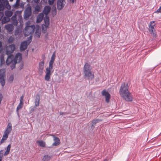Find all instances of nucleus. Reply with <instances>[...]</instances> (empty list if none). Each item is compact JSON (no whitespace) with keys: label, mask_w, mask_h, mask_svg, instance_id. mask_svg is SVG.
<instances>
[{"label":"nucleus","mask_w":161,"mask_h":161,"mask_svg":"<svg viewBox=\"0 0 161 161\" xmlns=\"http://www.w3.org/2000/svg\"><path fill=\"white\" fill-rule=\"evenodd\" d=\"M16 14H15L11 18V21L13 25L15 26H17L18 24V22L16 19Z\"/></svg>","instance_id":"2eb2a0df"},{"label":"nucleus","mask_w":161,"mask_h":161,"mask_svg":"<svg viewBox=\"0 0 161 161\" xmlns=\"http://www.w3.org/2000/svg\"><path fill=\"white\" fill-rule=\"evenodd\" d=\"M14 79V77L13 75L11 76L9 78V80L11 82H12Z\"/></svg>","instance_id":"79ce46f5"},{"label":"nucleus","mask_w":161,"mask_h":161,"mask_svg":"<svg viewBox=\"0 0 161 161\" xmlns=\"http://www.w3.org/2000/svg\"><path fill=\"white\" fill-rule=\"evenodd\" d=\"M83 72L84 77L89 80H92L94 78V75L93 72L91 71L90 65L87 63H86L83 68Z\"/></svg>","instance_id":"f03ea898"},{"label":"nucleus","mask_w":161,"mask_h":161,"mask_svg":"<svg viewBox=\"0 0 161 161\" xmlns=\"http://www.w3.org/2000/svg\"><path fill=\"white\" fill-rule=\"evenodd\" d=\"M35 26L34 25H32L30 26L27 25L25 28L24 31V35L25 36H28L30 35V36L34 33Z\"/></svg>","instance_id":"20e7f679"},{"label":"nucleus","mask_w":161,"mask_h":161,"mask_svg":"<svg viewBox=\"0 0 161 161\" xmlns=\"http://www.w3.org/2000/svg\"><path fill=\"white\" fill-rule=\"evenodd\" d=\"M22 59V55L20 53H18L16 54L14 58V61L15 64L20 62Z\"/></svg>","instance_id":"1a4fd4ad"},{"label":"nucleus","mask_w":161,"mask_h":161,"mask_svg":"<svg viewBox=\"0 0 161 161\" xmlns=\"http://www.w3.org/2000/svg\"><path fill=\"white\" fill-rule=\"evenodd\" d=\"M6 29L9 32H12L14 29V27L12 24H8L5 26Z\"/></svg>","instance_id":"dca6fc26"},{"label":"nucleus","mask_w":161,"mask_h":161,"mask_svg":"<svg viewBox=\"0 0 161 161\" xmlns=\"http://www.w3.org/2000/svg\"><path fill=\"white\" fill-rule=\"evenodd\" d=\"M36 99L35 100V106L36 107L38 106L39 105L40 97L39 95L37 94L36 96Z\"/></svg>","instance_id":"412c9836"},{"label":"nucleus","mask_w":161,"mask_h":161,"mask_svg":"<svg viewBox=\"0 0 161 161\" xmlns=\"http://www.w3.org/2000/svg\"><path fill=\"white\" fill-rule=\"evenodd\" d=\"M4 6V8L5 7L8 9H10L11 7L9 5L8 1L7 0H6L4 2H2L0 1Z\"/></svg>","instance_id":"f3484780"},{"label":"nucleus","mask_w":161,"mask_h":161,"mask_svg":"<svg viewBox=\"0 0 161 161\" xmlns=\"http://www.w3.org/2000/svg\"><path fill=\"white\" fill-rule=\"evenodd\" d=\"M31 8L30 7H28L25 11L24 18L25 19H27L31 15Z\"/></svg>","instance_id":"423d86ee"},{"label":"nucleus","mask_w":161,"mask_h":161,"mask_svg":"<svg viewBox=\"0 0 161 161\" xmlns=\"http://www.w3.org/2000/svg\"><path fill=\"white\" fill-rule=\"evenodd\" d=\"M8 135L4 133V134L3 135L2 138L0 141V145L3 143L5 141L7 140L8 137Z\"/></svg>","instance_id":"393cba45"},{"label":"nucleus","mask_w":161,"mask_h":161,"mask_svg":"<svg viewBox=\"0 0 161 161\" xmlns=\"http://www.w3.org/2000/svg\"><path fill=\"white\" fill-rule=\"evenodd\" d=\"M2 157H3V155H0V161H2Z\"/></svg>","instance_id":"de8ad7c7"},{"label":"nucleus","mask_w":161,"mask_h":161,"mask_svg":"<svg viewBox=\"0 0 161 161\" xmlns=\"http://www.w3.org/2000/svg\"><path fill=\"white\" fill-rule=\"evenodd\" d=\"M40 36V33H38V34H37V37H39Z\"/></svg>","instance_id":"5fc2aeb1"},{"label":"nucleus","mask_w":161,"mask_h":161,"mask_svg":"<svg viewBox=\"0 0 161 161\" xmlns=\"http://www.w3.org/2000/svg\"><path fill=\"white\" fill-rule=\"evenodd\" d=\"M2 51V49L0 50V53H1V52Z\"/></svg>","instance_id":"bf43d9fd"},{"label":"nucleus","mask_w":161,"mask_h":161,"mask_svg":"<svg viewBox=\"0 0 161 161\" xmlns=\"http://www.w3.org/2000/svg\"><path fill=\"white\" fill-rule=\"evenodd\" d=\"M23 64H22V65H21L20 67V69H23Z\"/></svg>","instance_id":"09e8293b"},{"label":"nucleus","mask_w":161,"mask_h":161,"mask_svg":"<svg viewBox=\"0 0 161 161\" xmlns=\"http://www.w3.org/2000/svg\"><path fill=\"white\" fill-rule=\"evenodd\" d=\"M2 47V43L0 41V48Z\"/></svg>","instance_id":"8fccbe9b"},{"label":"nucleus","mask_w":161,"mask_h":161,"mask_svg":"<svg viewBox=\"0 0 161 161\" xmlns=\"http://www.w3.org/2000/svg\"><path fill=\"white\" fill-rule=\"evenodd\" d=\"M49 136H52L53 138V141L54 142L53 144L52 145L53 146H57L60 143V141L58 137L55 136L54 135L52 134H49Z\"/></svg>","instance_id":"f8f14e48"},{"label":"nucleus","mask_w":161,"mask_h":161,"mask_svg":"<svg viewBox=\"0 0 161 161\" xmlns=\"http://www.w3.org/2000/svg\"><path fill=\"white\" fill-rule=\"evenodd\" d=\"M4 60L3 58H1V65L3 63H4Z\"/></svg>","instance_id":"a18cd8bd"},{"label":"nucleus","mask_w":161,"mask_h":161,"mask_svg":"<svg viewBox=\"0 0 161 161\" xmlns=\"http://www.w3.org/2000/svg\"><path fill=\"white\" fill-rule=\"evenodd\" d=\"M70 0L72 1V2L73 3L74 2H75L76 1V0Z\"/></svg>","instance_id":"864d4df0"},{"label":"nucleus","mask_w":161,"mask_h":161,"mask_svg":"<svg viewBox=\"0 0 161 161\" xmlns=\"http://www.w3.org/2000/svg\"><path fill=\"white\" fill-rule=\"evenodd\" d=\"M12 130V124L11 123H9L8 124L6 129L5 130L4 133L8 135L9 133Z\"/></svg>","instance_id":"4468645a"},{"label":"nucleus","mask_w":161,"mask_h":161,"mask_svg":"<svg viewBox=\"0 0 161 161\" xmlns=\"http://www.w3.org/2000/svg\"><path fill=\"white\" fill-rule=\"evenodd\" d=\"M52 156L48 155H44L42 159V161H49L51 159Z\"/></svg>","instance_id":"cd10ccee"},{"label":"nucleus","mask_w":161,"mask_h":161,"mask_svg":"<svg viewBox=\"0 0 161 161\" xmlns=\"http://www.w3.org/2000/svg\"><path fill=\"white\" fill-rule=\"evenodd\" d=\"M44 14L43 13H41L40 14L37 16L36 21V22L40 23L41 22L42 20Z\"/></svg>","instance_id":"aec40b11"},{"label":"nucleus","mask_w":161,"mask_h":161,"mask_svg":"<svg viewBox=\"0 0 161 161\" xmlns=\"http://www.w3.org/2000/svg\"><path fill=\"white\" fill-rule=\"evenodd\" d=\"M156 25V23L154 21H151L149 25V30L151 32V34L153 33L155 31L154 26Z\"/></svg>","instance_id":"ddd939ff"},{"label":"nucleus","mask_w":161,"mask_h":161,"mask_svg":"<svg viewBox=\"0 0 161 161\" xmlns=\"http://www.w3.org/2000/svg\"><path fill=\"white\" fill-rule=\"evenodd\" d=\"M104 161H107V160L106 159H105Z\"/></svg>","instance_id":"052dcab7"},{"label":"nucleus","mask_w":161,"mask_h":161,"mask_svg":"<svg viewBox=\"0 0 161 161\" xmlns=\"http://www.w3.org/2000/svg\"><path fill=\"white\" fill-rule=\"evenodd\" d=\"M155 13L157 14L159 13H161V6H160L159 8L155 12Z\"/></svg>","instance_id":"4c0bfd02"},{"label":"nucleus","mask_w":161,"mask_h":161,"mask_svg":"<svg viewBox=\"0 0 161 161\" xmlns=\"http://www.w3.org/2000/svg\"><path fill=\"white\" fill-rule=\"evenodd\" d=\"M3 95L2 94H0V104L1 103V101L3 99Z\"/></svg>","instance_id":"c03bdc74"},{"label":"nucleus","mask_w":161,"mask_h":161,"mask_svg":"<svg viewBox=\"0 0 161 161\" xmlns=\"http://www.w3.org/2000/svg\"><path fill=\"white\" fill-rule=\"evenodd\" d=\"M19 33V30H16L15 31L14 34L15 35H18Z\"/></svg>","instance_id":"a19ab883"},{"label":"nucleus","mask_w":161,"mask_h":161,"mask_svg":"<svg viewBox=\"0 0 161 161\" xmlns=\"http://www.w3.org/2000/svg\"><path fill=\"white\" fill-rule=\"evenodd\" d=\"M10 2H12L13 0H9Z\"/></svg>","instance_id":"13d9d810"},{"label":"nucleus","mask_w":161,"mask_h":161,"mask_svg":"<svg viewBox=\"0 0 161 161\" xmlns=\"http://www.w3.org/2000/svg\"><path fill=\"white\" fill-rule=\"evenodd\" d=\"M32 36L28 37L27 41H24L21 42L20 47V50L21 51H24L27 48V46L31 42Z\"/></svg>","instance_id":"39448f33"},{"label":"nucleus","mask_w":161,"mask_h":161,"mask_svg":"<svg viewBox=\"0 0 161 161\" xmlns=\"http://www.w3.org/2000/svg\"><path fill=\"white\" fill-rule=\"evenodd\" d=\"M41 9V8L40 6L38 5H36L35 8V10L36 11L39 12L40 11Z\"/></svg>","instance_id":"72a5a7b5"},{"label":"nucleus","mask_w":161,"mask_h":161,"mask_svg":"<svg viewBox=\"0 0 161 161\" xmlns=\"http://www.w3.org/2000/svg\"><path fill=\"white\" fill-rule=\"evenodd\" d=\"M55 52H54L51 57V60H50V62H54L55 59Z\"/></svg>","instance_id":"2f4dec72"},{"label":"nucleus","mask_w":161,"mask_h":161,"mask_svg":"<svg viewBox=\"0 0 161 161\" xmlns=\"http://www.w3.org/2000/svg\"><path fill=\"white\" fill-rule=\"evenodd\" d=\"M44 26L47 28H49V18L46 16L44 18Z\"/></svg>","instance_id":"6ab92c4d"},{"label":"nucleus","mask_w":161,"mask_h":161,"mask_svg":"<svg viewBox=\"0 0 161 161\" xmlns=\"http://www.w3.org/2000/svg\"><path fill=\"white\" fill-rule=\"evenodd\" d=\"M102 94L105 97V101L107 103H109L110 99V94L105 90H103L102 92Z\"/></svg>","instance_id":"9d476101"},{"label":"nucleus","mask_w":161,"mask_h":161,"mask_svg":"<svg viewBox=\"0 0 161 161\" xmlns=\"http://www.w3.org/2000/svg\"><path fill=\"white\" fill-rule=\"evenodd\" d=\"M15 64H15V63H14V64H13V65L11 66V68L12 69H13L15 68Z\"/></svg>","instance_id":"49530a36"},{"label":"nucleus","mask_w":161,"mask_h":161,"mask_svg":"<svg viewBox=\"0 0 161 161\" xmlns=\"http://www.w3.org/2000/svg\"><path fill=\"white\" fill-rule=\"evenodd\" d=\"M65 4V0H58L57 4V8L58 10L62 9Z\"/></svg>","instance_id":"6e6552de"},{"label":"nucleus","mask_w":161,"mask_h":161,"mask_svg":"<svg viewBox=\"0 0 161 161\" xmlns=\"http://www.w3.org/2000/svg\"><path fill=\"white\" fill-rule=\"evenodd\" d=\"M5 15L9 17V18L12 16L13 14V12L10 10H6L5 12Z\"/></svg>","instance_id":"a878e982"},{"label":"nucleus","mask_w":161,"mask_h":161,"mask_svg":"<svg viewBox=\"0 0 161 161\" xmlns=\"http://www.w3.org/2000/svg\"><path fill=\"white\" fill-rule=\"evenodd\" d=\"M4 9V6L2 3L0 2V11H3Z\"/></svg>","instance_id":"c9c22d12"},{"label":"nucleus","mask_w":161,"mask_h":161,"mask_svg":"<svg viewBox=\"0 0 161 161\" xmlns=\"http://www.w3.org/2000/svg\"><path fill=\"white\" fill-rule=\"evenodd\" d=\"M6 0H0V1H1L2 2H4V1H6Z\"/></svg>","instance_id":"6e6d98bb"},{"label":"nucleus","mask_w":161,"mask_h":161,"mask_svg":"<svg viewBox=\"0 0 161 161\" xmlns=\"http://www.w3.org/2000/svg\"><path fill=\"white\" fill-rule=\"evenodd\" d=\"M59 114H60V115H63V114H64V112H60L59 113Z\"/></svg>","instance_id":"3c124183"},{"label":"nucleus","mask_w":161,"mask_h":161,"mask_svg":"<svg viewBox=\"0 0 161 161\" xmlns=\"http://www.w3.org/2000/svg\"><path fill=\"white\" fill-rule=\"evenodd\" d=\"M129 86L128 83H123L120 86L119 93L121 97L127 102H131L133 97L129 91Z\"/></svg>","instance_id":"f257e3e1"},{"label":"nucleus","mask_w":161,"mask_h":161,"mask_svg":"<svg viewBox=\"0 0 161 161\" xmlns=\"http://www.w3.org/2000/svg\"><path fill=\"white\" fill-rule=\"evenodd\" d=\"M14 38L11 36L9 38V39L8 40V42L9 43H11L14 42Z\"/></svg>","instance_id":"f704fd0d"},{"label":"nucleus","mask_w":161,"mask_h":161,"mask_svg":"<svg viewBox=\"0 0 161 161\" xmlns=\"http://www.w3.org/2000/svg\"><path fill=\"white\" fill-rule=\"evenodd\" d=\"M4 16V14L3 12H0V21L1 20L2 17Z\"/></svg>","instance_id":"58836bf2"},{"label":"nucleus","mask_w":161,"mask_h":161,"mask_svg":"<svg viewBox=\"0 0 161 161\" xmlns=\"http://www.w3.org/2000/svg\"><path fill=\"white\" fill-rule=\"evenodd\" d=\"M4 72L3 69L0 70V80L2 86H3L5 85V81L4 79Z\"/></svg>","instance_id":"9b49d317"},{"label":"nucleus","mask_w":161,"mask_h":161,"mask_svg":"<svg viewBox=\"0 0 161 161\" xmlns=\"http://www.w3.org/2000/svg\"><path fill=\"white\" fill-rule=\"evenodd\" d=\"M55 0H48V3L49 5H52L54 1Z\"/></svg>","instance_id":"e433bc0d"},{"label":"nucleus","mask_w":161,"mask_h":161,"mask_svg":"<svg viewBox=\"0 0 161 161\" xmlns=\"http://www.w3.org/2000/svg\"><path fill=\"white\" fill-rule=\"evenodd\" d=\"M53 63L54 62L49 61V67L46 69V75L44 78L45 80L47 81L50 80V76L53 72V70H52Z\"/></svg>","instance_id":"7ed1b4c3"},{"label":"nucleus","mask_w":161,"mask_h":161,"mask_svg":"<svg viewBox=\"0 0 161 161\" xmlns=\"http://www.w3.org/2000/svg\"><path fill=\"white\" fill-rule=\"evenodd\" d=\"M2 151H3V150H2L0 151V155H3V153H2Z\"/></svg>","instance_id":"603ef678"},{"label":"nucleus","mask_w":161,"mask_h":161,"mask_svg":"<svg viewBox=\"0 0 161 161\" xmlns=\"http://www.w3.org/2000/svg\"><path fill=\"white\" fill-rule=\"evenodd\" d=\"M99 121V120L98 119H94L92 121V127L93 126V128L94 127V126Z\"/></svg>","instance_id":"473e14b6"},{"label":"nucleus","mask_w":161,"mask_h":161,"mask_svg":"<svg viewBox=\"0 0 161 161\" xmlns=\"http://www.w3.org/2000/svg\"><path fill=\"white\" fill-rule=\"evenodd\" d=\"M44 62L42 61L39 63V70L41 71L42 74L43 72V70L44 69Z\"/></svg>","instance_id":"4be33fe9"},{"label":"nucleus","mask_w":161,"mask_h":161,"mask_svg":"<svg viewBox=\"0 0 161 161\" xmlns=\"http://www.w3.org/2000/svg\"><path fill=\"white\" fill-rule=\"evenodd\" d=\"M23 105V103L19 102V104L18 105L16 108V112L18 115L19 114V110L22 108Z\"/></svg>","instance_id":"c756f323"},{"label":"nucleus","mask_w":161,"mask_h":161,"mask_svg":"<svg viewBox=\"0 0 161 161\" xmlns=\"http://www.w3.org/2000/svg\"><path fill=\"white\" fill-rule=\"evenodd\" d=\"M50 9L51 8L49 6H46L44 8L43 12L45 14L47 15L49 13Z\"/></svg>","instance_id":"5701e85b"},{"label":"nucleus","mask_w":161,"mask_h":161,"mask_svg":"<svg viewBox=\"0 0 161 161\" xmlns=\"http://www.w3.org/2000/svg\"><path fill=\"white\" fill-rule=\"evenodd\" d=\"M36 142L38 143V146L42 147H44L45 146V142L42 140H38Z\"/></svg>","instance_id":"b1692460"},{"label":"nucleus","mask_w":161,"mask_h":161,"mask_svg":"<svg viewBox=\"0 0 161 161\" xmlns=\"http://www.w3.org/2000/svg\"><path fill=\"white\" fill-rule=\"evenodd\" d=\"M23 97L24 96H23L21 97L20 99V102L23 103Z\"/></svg>","instance_id":"37998d69"},{"label":"nucleus","mask_w":161,"mask_h":161,"mask_svg":"<svg viewBox=\"0 0 161 161\" xmlns=\"http://www.w3.org/2000/svg\"><path fill=\"white\" fill-rule=\"evenodd\" d=\"M25 4V3L23 2H22L20 3L19 6H20V7L21 8H23L24 7Z\"/></svg>","instance_id":"ea45409f"},{"label":"nucleus","mask_w":161,"mask_h":161,"mask_svg":"<svg viewBox=\"0 0 161 161\" xmlns=\"http://www.w3.org/2000/svg\"><path fill=\"white\" fill-rule=\"evenodd\" d=\"M15 49L14 44H11L7 47L6 49V52L7 55L11 54L14 50Z\"/></svg>","instance_id":"0eeeda50"},{"label":"nucleus","mask_w":161,"mask_h":161,"mask_svg":"<svg viewBox=\"0 0 161 161\" xmlns=\"http://www.w3.org/2000/svg\"><path fill=\"white\" fill-rule=\"evenodd\" d=\"M20 0H16L15 3L13 5V7L15 8H17L20 5Z\"/></svg>","instance_id":"7c9ffc66"},{"label":"nucleus","mask_w":161,"mask_h":161,"mask_svg":"<svg viewBox=\"0 0 161 161\" xmlns=\"http://www.w3.org/2000/svg\"><path fill=\"white\" fill-rule=\"evenodd\" d=\"M21 12V11H17L16 12V13H17V12H20H20Z\"/></svg>","instance_id":"4d7b16f0"},{"label":"nucleus","mask_w":161,"mask_h":161,"mask_svg":"<svg viewBox=\"0 0 161 161\" xmlns=\"http://www.w3.org/2000/svg\"><path fill=\"white\" fill-rule=\"evenodd\" d=\"M10 20V18L7 16H5L3 17L2 20V24H5L9 21Z\"/></svg>","instance_id":"bb28decb"},{"label":"nucleus","mask_w":161,"mask_h":161,"mask_svg":"<svg viewBox=\"0 0 161 161\" xmlns=\"http://www.w3.org/2000/svg\"><path fill=\"white\" fill-rule=\"evenodd\" d=\"M11 147V146L10 144H9L7 146V147H6V151L4 153V156H6L9 154V153L10 151Z\"/></svg>","instance_id":"c85d7f7f"},{"label":"nucleus","mask_w":161,"mask_h":161,"mask_svg":"<svg viewBox=\"0 0 161 161\" xmlns=\"http://www.w3.org/2000/svg\"><path fill=\"white\" fill-rule=\"evenodd\" d=\"M14 56L12 55H10L9 56L6 61V63L7 65H9L11 63L13 62L14 61L13 58Z\"/></svg>","instance_id":"a211bd4d"},{"label":"nucleus","mask_w":161,"mask_h":161,"mask_svg":"<svg viewBox=\"0 0 161 161\" xmlns=\"http://www.w3.org/2000/svg\"><path fill=\"white\" fill-rule=\"evenodd\" d=\"M107 0H105V2H107Z\"/></svg>","instance_id":"680f3d73"}]
</instances>
